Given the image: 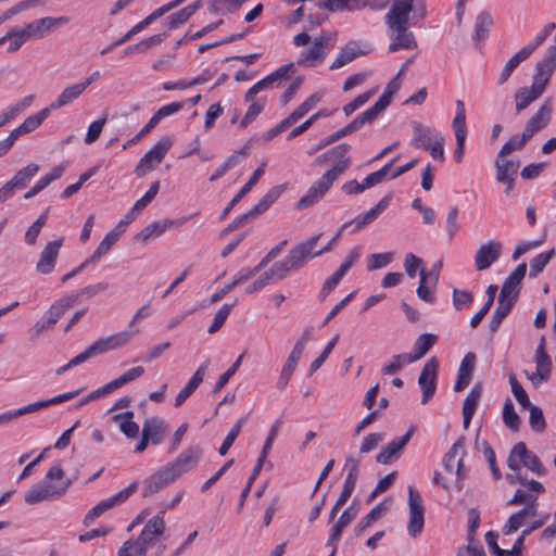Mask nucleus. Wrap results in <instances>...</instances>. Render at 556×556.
I'll use <instances>...</instances> for the list:
<instances>
[{"label": "nucleus", "mask_w": 556, "mask_h": 556, "mask_svg": "<svg viewBox=\"0 0 556 556\" xmlns=\"http://www.w3.org/2000/svg\"><path fill=\"white\" fill-rule=\"evenodd\" d=\"M503 421L507 428L517 431L520 426V418L515 410L514 404L510 399H507L503 407Z\"/></svg>", "instance_id": "nucleus-54"}, {"label": "nucleus", "mask_w": 556, "mask_h": 556, "mask_svg": "<svg viewBox=\"0 0 556 556\" xmlns=\"http://www.w3.org/2000/svg\"><path fill=\"white\" fill-rule=\"evenodd\" d=\"M381 113L375 105L359 114L356 118H354L350 124L344 126L342 129L345 135H351L358 129H361L364 125L372 123L378 114Z\"/></svg>", "instance_id": "nucleus-38"}, {"label": "nucleus", "mask_w": 556, "mask_h": 556, "mask_svg": "<svg viewBox=\"0 0 556 556\" xmlns=\"http://www.w3.org/2000/svg\"><path fill=\"white\" fill-rule=\"evenodd\" d=\"M530 139L531 138L528 136V134H525L523 131L521 135L511 136L509 140L501 148L498 156L505 157L514 151L522 150Z\"/></svg>", "instance_id": "nucleus-49"}, {"label": "nucleus", "mask_w": 556, "mask_h": 556, "mask_svg": "<svg viewBox=\"0 0 556 556\" xmlns=\"http://www.w3.org/2000/svg\"><path fill=\"white\" fill-rule=\"evenodd\" d=\"M84 92V87H80L79 84H74L65 89L56 97L54 101L48 106L50 112L53 110H59L65 105H68L76 99H78Z\"/></svg>", "instance_id": "nucleus-34"}, {"label": "nucleus", "mask_w": 556, "mask_h": 556, "mask_svg": "<svg viewBox=\"0 0 556 556\" xmlns=\"http://www.w3.org/2000/svg\"><path fill=\"white\" fill-rule=\"evenodd\" d=\"M330 38L326 36L315 37L312 47L301 51L296 61L299 66L315 67L321 63L331 49Z\"/></svg>", "instance_id": "nucleus-9"}, {"label": "nucleus", "mask_w": 556, "mask_h": 556, "mask_svg": "<svg viewBox=\"0 0 556 556\" xmlns=\"http://www.w3.org/2000/svg\"><path fill=\"white\" fill-rule=\"evenodd\" d=\"M165 531V521L163 516L157 515L151 518L143 527L140 536L143 538L148 543L153 545L159 536Z\"/></svg>", "instance_id": "nucleus-33"}, {"label": "nucleus", "mask_w": 556, "mask_h": 556, "mask_svg": "<svg viewBox=\"0 0 556 556\" xmlns=\"http://www.w3.org/2000/svg\"><path fill=\"white\" fill-rule=\"evenodd\" d=\"M191 216H185L176 222L174 220H164V222H154L147 227H144L138 235L137 239L140 241H148L150 239H154L164 233L167 229L174 226H181L186 224Z\"/></svg>", "instance_id": "nucleus-23"}, {"label": "nucleus", "mask_w": 556, "mask_h": 556, "mask_svg": "<svg viewBox=\"0 0 556 556\" xmlns=\"http://www.w3.org/2000/svg\"><path fill=\"white\" fill-rule=\"evenodd\" d=\"M74 303H76V298H63L53 303L45 314L47 324L54 326Z\"/></svg>", "instance_id": "nucleus-37"}, {"label": "nucleus", "mask_w": 556, "mask_h": 556, "mask_svg": "<svg viewBox=\"0 0 556 556\" xmlns=\"http://www.w3.org/2000/svg\"><path fill=\"white\" fill-rule=\"evenodd\" d=\"M556 68V46H552L546 50L545 55L541 61L536 63L535 74L533 78L542 83V80H546V85L549 81V78L553 75V72Z\"/></svg>", "instance_id": "nucleus-25"}, {"label": "nucleus", "mask_w": 556, "mask_h": 556, "mask_svg": "<svg viewBox=\"0 0 556 556\" xmlns=\"http://www.w3.org/2000/svg\"><path fill=\"white\" fill-rule=\"evenodd\" d=\"M528 408L530 412L529 425L531 429L535 432L542 433L546 428L543 410L539 406L532 404Z\"/></svg>", "instance_id": "nucleus-58"}, {"label": "nucleus", "mask_w": 556, "mask_h": 556, "mask_svg": "<svg viewBox=\"0 0 556 556\" xmlns=\"http://www.w3.org/2000/svg\"><path fill=\"white\" fill-rule=\"evenodd\" d=\"M169 432V427L160 417H151L144 420L141 434L146 437L151 444H161Z\"/></svg>", "instance_id": "nucleus-21"}, {"label": "nucleus", "mask_w": 556, "mask_h": 556, "mask_svg": "<svg viewBox=\"0 0 556 556\" xmlns=\"http://www.w3.org/2000/svg\"><path fill=\"white\" fill-rule=\"evenodd\" d=\"M265 164H262L250 177L248 182L240 189V191L232 198V200L228 203V205L224 208L220 214V219L226 218V216L230 213V211L245 197L247 193L251 191V189L257 184L260 178L264 174Z\"/></svg>", "instance_id": "nucleus-28"}, {"label": "nucleus", "mask_w": 556, "mask_h": 556, "mask_svg": "<svg viewBox=\"0 0 556 556\" xmlns=\"http://www.w3.org/2000/svg\"><path fill=\"white\" fill-rule=\"evenodd\" d=\"M414 136L412 138V144L417 149H426L429 148L431 143H433L434 135L432 129L424 126L418 121H413L410 123Z\"/></svg>", "instance_id": "nucleus-31"}, {"label": "nucleus", "mask_w": 556, "mask_h": 556, "mask_svg": "<svg viewBox=\"0 0 556 556\" xmlns=\"http://www.w3.org/2000/svg\"><path fill=\"white\" fill-rule=\"evenodd\" d=\"M72 484V480L65 478L64 470L60 465L52 466L45 479L31 486L24 494V501L28 505L61 497L63 496Z\"/></svg>", "instance_id": "nucleus-2"}, {"label": "nucleus", "mask_w": 556, "mask_h": 556, "mask_svg": "<svg viewBox=\"0 0 556 556\" xmlns=\"http://www.w3.org/2000/svg\"><path fill=\"white\" fill-rule=\"evenodd\" d=\"M482 394V386L481 383H476L468 395L466 396L464 404H463V412L464 413H476V408L478 405V402Z\"/></svg>", "instance_id": "nucleus-60"}, {"label": "nucleus", "mask_w": 556, "mask_h": 556, "mask_svg": "<svg viewBox=\"0 0 556 556\" xmlns=\"http://www.w3.org/2000/svg\"><path fill=\"white\" fill-rule=\"evenodd\" d=\"M319 101V96L312 94L303 103H301L288 117H286L287 122L292 126L304 115H306L312 109H314Z\"/></svg>", "instance_id": "nucleus-48"}, {"label": "nucleus", "mask_w": 556, "mask_h": 556, "mask_svg": "<svg viewBox=\"0 0 556 556\" xmlns=\"http://www.w3.org/2000/svg\"><path fill=\"white\" fill-rule=\"evenodd\" d=\"M424 262L420 257L416 256L413 253H408L404 260V268L409 278H414L417 273L420 275L421 270H424Z\"/></svg>", "instance_id": "nucleus-64"}, {"label": "nucleus", "mask_w": 556, "mask_h": 556, "mask_svg": "<svg viewBox=\"0 0 556 556\" xmlns=\"http://www.w3.org/2000/svg\"><path fill=\"white\" fill-rule=\"evenodd\" d=\"M511 308V302H507V304H500V302H497V307L493 312L489 323L491 332L497 331L503 319L509 314Z\"/></svg>", "instance_id": "nucleus-56"}, {"label": "nucleus", "mask_w": 556, "mask_h": 556, "mask_svg": "<svg viewBox=\"0 0 556 556\" xmlns=\"http://www.w3.org/2000/svg\"><path fill=\"white\" fill-rule=\"evenodd\" d=\"M136 331H122L110 337L100 338L96 342H93L90 346H88L83 354L86 361L98 356L100 354L106 353L109 351L116 350L126 345L130 339L134 337Z\"/></svg>", "instance_id": "nucleus-6"}, {"label": "nucleus", "mask_w": 556, "mask_h": 556, "mask_svg": "<svg viewBox=\"0 0 556 556\" xmlns=\"http://www.w3.org/2000/svg\"><path fill=\"white\" fill-rule=\"evenodd\" d=\"M437 336L432 333L420 334L415 343L413 352L407 354V363H413L424 357L437 342Z\"/></svg>", "instance_id": "nucleus-32"}, {"label": "nucleus", "mask_w": 556, "mask_h": 556, "mask_svg": "<svg viewBox=\"0 0 556 556\" xmlns=\"http://www.w3.org/2000/svg\"><path fill=\"white\" fill-rule=\"evenodd\" d=\"M397 161V157L393 159L390 163L386 164L382 168L379 170L369 174L363 181L366 187V189L371 188L384 180L387 177L389 170L393 166V164Z\"/></svg>", "instance_id": "nucleus-62"}, {"label": "nucleus", "mask_w": 556, "mask_h": 556, "mask_svg": "<svg viewBox=\"0 0 556 556\" xmlns=\"http://www.w3.org/2000/svg\"><path fill=\"white\" fill-rule=\"evenodd\" d=\"M519 167L520 162L518 160H505L504 157H500L497 155L495 161L496 180L504 181L507 180V178L509 177H516Z\"/></svg>", "instance_id": "nucleus-36"}, {"label": "nucleus", "mask_w": 556, "mask_h": 556, "mask_svg": "<svg viewBox=\"0 0 556 556\" xmlns=\"http://www.w3.org/2000/svg\"><path fill=\"white\" fill-rule=\"evenodd\" d=\"M38 170L39 165L30 163L27 166L20 169L9 181L15 189H23L29 184V181L38 173Z\"/></svg>", "instance_id": "nucleus-42"}, {"label": "nucleus", "mask_w": 556, "mask_h": 556, "mask_svg": "<svg viewBox=\"0 0 556 556\" xmlns=\"http://www.w3.org/2000/svg\"><path fill=\"white\" fill-rule=\"evenodd\" d=\"M414 9V0H394L384 21L388 28L395 34L391 36L392 42L389 52L393 53L401 49H416L417 41L412 31H408L409 15Z\"/></svg>", "instance_id": "nucleus-1"}, {"label": "nucleus", "mask_w": 556, "mask_h": 556, "mask_svg": "<svg viewBox=\"0 0 556 556\" xmlns=\"http://www.w3.org/2000/svg\"><path fill=\"white\" fill-rule=\"evenodd\" d=\"M300 358V355L293 354V352L291 351L276 382V388L279 391H283L288 386Z\"/></svg>", "instance_id": "nucleus-39"}, {"label": "nucleus", "mask_w": 556, "mask_h": 556, "mask_svg": "<svg viewBox=\"0 0 556 556\" xmlns=\"http://www.w3.org/2000/svg\"><path fill=\"white\" fill-rule=\"evenodd\" d=\"M208 362L203 363L195 370L189 382L180 390L175 400V407L181 406L189 396L197 390L200 383L203 381Z\"/></svg>", "instance_id": "nucleus-26"}, {"label": "nucleus", "mask_w": 556, "mask_h": 556, "mask_svg": "<svg viewBox=\"0 0 556 556\" xmlns=\"http://www.w3.org/2000/svg\"><path fill=\"white\" fill-rule=\"evenodd\" d=\"M439 361L435 356L429 358L422 367L418 384L422 391L421 404H427L435 393Z\"/></svg>", "instance_id": "nucleus-12"}, {"label": "nucleus", "mask_w": 556, "mask_h": 556, "mask_svg": "<svg viewBox=\"0 0 556 556\" xmlns=\"http://www.w3.org/2000/svg\"><path fill=\"white\" fill-rule=\"evenodd\" d=\"M176 479V476L166 465L162 467L160 470H157L155 473L150 476L148 479H146L142 495L144 497H149L164 489L169 483L174 482Z\"/></svg>", "instance_id": "nucleus-20"}, {"label": "nucleus", "mask_w": 556, "mask_h": 556, "mask_svg": "<svg viewBox=\"0 0 556 556\" xmlns=\"http://www.w3.org/2000/svg\"><path fill=\"white\" fill-rule=\"evenodd\" d=\"M321 233L316 235L299 245L294 247L282 261L276 262L269 275L266 273L265 278H283L293 269L302 267L305 262L311 257L313 250L316 248Z\"/></svg>", "instance_id": "nucleus-3"}, {"label": "nucleus", "mask_w": 556, "mask_h": 556, "mask_svg": "<svg viewBox=\"0 0 556 556\" xmlns=\"http://www.w3.org/2000/svg\"><path fill=\"white\" fill-rule=\"evenodd\" d=\"M132 410H126L124 413L116 414L113 416V420L119 424L121 431L127 438H135L139 432V426L135 421H132Z\"/></svg>", "instance_id": "nucleus-40"}, {"label": "nucleus", "mask_w": 556, "mask_h": 556, "mask_svg": "<svg viewBox=\"0 0 556 556\" xmlns=\"http://www.w3.org/2000/svg\"><path fill=\"white\" fill-rule=\"evenodd\" d=\"M493 24L491 15L482 12L477 16L475 25V39L478 41L486 39L489 30Z\"/></svg>", "instance_id": "nucleus-52"}, {"label": "nucleus", "mask_w": 556, "mask_h": 556, "mask_svg": "<svg viewBox=\"0 0 556 556\" xmlns=\"http://www.w3.org/2000/svg\"><path fill=\"white\" fill-rule=\"evenodd\" d=\"M251 105L249 106L245 115L240 122V127L245 128L249 124H251L261 112L264 110L266 105V100L261 98L257 100L250 101Z\"/></svg>", "instance_id": "nucleus-57"}, {"label": "nucleus", "mask_w": 556, "mask_h": 556, "mask_svg": "<svg viewBox=\"0 0 556 556\" xmlns=\"http://www.w3.org/2000/svg\"><path fill=\"white\" fill-rule=\"evenodd\" d=\"M202 455L203 450L199 445H192L184 450L178 457L173 463L167 464V466L176 478H179L194 469L200 463Z\"/></svg>", "instance_id": "nucleus-14"}, {"label": "nucleus", "mask_w": 556, "mask_h": 556, "mask_svg": "<svg viewBox=\"0 0 556 556\" xmlns=\"http://www.w3.org/2000/svg\"><path fill=\"white\" fill-rule=\"evenodd\" d=\"M355 517L356 510H353L352 507L344 509L337 522L332 526L326 546L337 545L343 529L348 527Z\"/></svg>", "instance_id": "nucleus-30"}, {"label": "nucleus", "mask_w": 556, "mask_h": 556, "mask_svg": "<svg viewBox=\"0 0 556 556\" xmlns=\"http://www.w3.org/2000/svg\"><path fill=\"white\" fill-rule=\"evenodd\" d=\"M68 21L70 20L66 16H46L34 20L33 22L26 24L24 27H20V29H22V33L27 41L33 39H42L56 27L67 24Z\"/></svg>", "instance_id": "nucleus-7"}, {"label": "nucleus", "mask_w": 556, "mask_h": 556, "mask_svg": "<svg viewBox=\"0 0 556 556\" xmlns=\"http://www.w3.org/2000/svg\"><path fill=\"white\" fill-rule=\"evenodd\" d=\"M456 114L452 122L455 132L456 148L454 151V160L460 163L465 151V141L467 137L466 109L463 100L455 101Z\"/></svg>", "instance_id": "nucleus-13"}, {"label": "nucleus", "mask_w": 556, "mask_h": 556, "mask_svg": "<svg viewBox=\"0 0 556 556\" xmlns=\"http://www.w3.org/2000/svg\"><path fill=\"white\" fill-rule=\"evenodd\" d=\"M351 146L348 143L338 144L326 152L328 162L333 165L324 175L336 181L351 166L349 153Z\"/></svg>", "instance_id": "nucleus-11"}, {"label": "nucleus", "mask_w": 556, "mask_h": 556, "mask_svg": "<svg viewBox=\"0 0 556 556\" xmlns=\"http://www.w3.org/2000/svg\"><path fill=\"white\" fill-rule=\"evenodd\" d=\"M387 507L383 503L375 506L365 517H363L359 522L354 528V533L356 536H361L363 532L371 526L372 522L377 521L381 518L382 513L387 511Z\"/></svg>", "instance_id": "nucleus-43"}, {"label": "nucleus", "mask_w": 556, "mask_h": 556, "mask_svg": "<svg viewBox=\"0 0 556 556\" xmlns=\"http://www.w3.org/2000/svg\"><path fill=\"white\" fill-rule=\"evenodd\" d=\"M136 490L137 483L132 482L127 488L123 489L115 495L99 502L86 514L84 518V525L90 526L94 521V519L100 517L103 513L127 501L129 496H131L136 492Z\"/></svg>", "instance_id": "nucleus-10"}, {"label": "nucleus", "mask_w": 556, "mask_h": 556, "mask_svg": "<svg viewBox=\"0 0 556 556\" xmlns=\"http://www.w3.org/2000/svg\"><path fill=\"white\" fill-rule=\"evenodd\" d=\"M520 282L521 280H505L497 302H500V304H507V302H511L513 307L518 298Z\"/></svg>", "instance_id": "nucleus-47"}, {"label": "nucleus", "mask_w": 556, "mask_h": 556, "mask_svg": "<svg viewBox=\"0 0 556 556\" xmlns=\"http://www.w3.org/2000/svg\"><path fill=\"white\" fill-rule=\"evenodd\" d=\"M503 244L495 240H489L480 244L475 254V268L477 270L488 269L494 264L502 255Z\"/></svg>", "instance_id": "nucleus-15"}, {"label": "nucleus", "mask_w": 556, "mask_h": 556, "mask_svg": "<svg viewBox=\"0 0 556 556\" xmlns=\"http://www.w3.org/2000/svg\"><path fill=\"white\" fill-rule=\"evenodd\" d=\"M463 441H464V438L458 439L457 442H455L451 446V448L445 454L444 459H443L444 469L446 471H448V472H454L455 471L456 475H457V478L459 480L465 478V476L462 472L463 457H459L456 460V457H457L459 451H462L464 453V451H463Z\"/></svg>", "instance_id": "nucleus-27"}, {"label": "nucleus", "mask_w": 556, "mask_h": 556, "mask_svg": "<svg viewBox=\"0 0 556 556\" xmlns=\"http://www.w3.org/2000/svg\"><path fill=\"white\" fill-rule=\"evenodd\" d=\"M333 182L334 181L332 179L323 175L308 188L307 192L298 201L295 208L304 210L319 202L327 193V191L331 188Z\"/></svg>", "instance_id": "nucleus-16"}, {"label": "nucleus", "mask_w": 556, "mask_h": 556, "mask_svg": "<svg viewBox=\"0 0 556 556\" xmlns=\"http://www.w3.org/2000/svg\"><path fill=\"white\" fill-rule=\"evenodd\" d=\"M459 210L457 206H452L448 210L446 219H445V230L448 236V239L452 240L458 230L460 229V224L458 222Z\"/></svg>", "instance_id": "nucleus-63"}, {"label": "nucleus", "mask_w": 556, "mask_h": 556, "mask_svg": "<svg viewBox=\"0 0 556 556\" xmlns=\"http://www.w3.org/2000/svg\"><path fill=\"white\" fill-rule=\"evenodd\" d=\"M509 384L511 388V392L516 397L517 402L522 406V408H527L531 406L529 396L522 386L517 380L515 374L509 375Z\"/></svg>", "instance_id": "nucleus-61"}, {"label": "nucleus", "mask_w": 556, "mask_h": 556, "mask_svg": "<svg viewBox=\"0 0 556 556\" xmlns=\"http://www.w3.org/2000/svg\"><path fill=\"white\" fill-rule=\"evenodd\" d=\"M506 463L507 467L513 471H520V464H522L526 468L538 476L546 475V468L543 466L541 459L534 453L529 451L523 442H518L514 445Z\"/></svg>", "instance_id": "nucleus-4"}, {"label": "nucleus", "mask_w": 556, "mask_h": 556, "mask_svg": "<svg viewBox=\"0 0 556 556\" xmlns=\"http://www.w3.org/2000/svg\"><path fill=\"white\" fill-rule=\"evenodd\" d=\"M414 433V427H410L408 431L401 438H396L389 442L376 456V462L379 464L387 465L391 462L392 457L395 456L410 440Z\"/></svg>", "instance_id": "nucleus-24"}, {"label": "nucleus", "mask_w": 556, "mask_h": 556, "mask_svg": "<svg viewBox=\"0 0 556 556\" xmlns=\"http://www.w3.org/2000/svg\"><path fill=\"white\" fill-rule=\"evenodd\" d=\"M401 77L395 75L387 85L382 96L378 99V101L374 104L376 109L380 112L384 111L389 104L391 103L392 97L401 88Z\"/></svg>", "instance_id": "nucleus-45"}, {"label": "nucleus", "mask_w": 556, "mask_h": 556, "mask_svg": "<svg viewBox=\"0 0 556 556\" xmlns=\"http://www.w3.org/2000/svg\"><path fill=\"white\" fill-rule=\"evenodd\" d=\"M555 254V250L552 249L547 252H543L534 256L529 264V278H534L539 276L543 269L546 267L548 262Z\"/></svg>", "instance_id": "nucleus-50"}, {"label": "nucleus", "mask_w": 556, "mask_h": 556, "mask_svg": "<svg viewBox=\"0 0 556 556\" xmlns=\"http://www.w3.org/2000/svg\"><path fill=\"white\" fill-rule=\"evenodd\" d=\"M61 245L62 239L51 241L43 248L36 265L37 270L41 275H48L53 270Z\"/></svg>", "instance_id": "nucleus-22"}, {"label": "nucleus", "mask_w": 556, "mask_h": 556, "mask_svg": "<svg viewBox=\"0 0 556 556\" xmlns=\"http://www.w3.org/2000/svg\"><path fill=\"white\" fill-rule=\"evenodd\" d=\"M552 112L553 101L551 98H546L536 113L528 121L523 132L532 138L536 132L547 126L552 117Z\"/></svg>", "instance_id": "nucleus-19"}, {"label": "nucleus", "mask_w": 556, "mask_h": 556, "mask_svg": "<svg viewBox=\"0 0 556 556\" xmlns=\"http://www.w3.org/2000/svg\"><path fill=\"white\" fill-rule=\"evenodd\" d=\"M1 45H3L7 40L10 41L8 47V52L14 53L21 49V47L27 41L24 37L22 29L20 27L11 28L3 37L0 38Z\"/></svg>", "instance_id": "nucleus-51"}, {"label": "nucleus", "mask_w": 556, "mask_h": 556, "mask_svg": "<svg viewBox=\"0 0 556 556\" xmlns=\"http://www.w3.org/2000/svg\"><path fill=\"white\" fill-rule=\"evenodd\" d=\"M283 191H285L283 185L273 187L253 206L254 211L256 213H258V215L263 214L270 207L271 204H274L279 199V197L282 194Z\"/></svg>", "instance_id": "nucleus-44"}, {"label": "nucleus", "mask_w": 556, "mask_h": 556, "mask_svg": "<svg viewBox=\"0 0 556 556\" xmlns=\"http://www.w3.org/2000/svg\"><path fill=\"white\" fill-rule=\"evenodd\" d=\"M390 195H386L382 198L372 208H370L364 216L354 219L355 228L353 231H358L362 228L366 227L370 223H372L375 219L378 218V216L388 207L390 203Z\"/></svg>", "instance_id": "nucleus-35"}, {"label": "nucleus", "mask_w": 556, "mask_h": 556, "mask_svg": "<svg viewBox=\"0 0 556 556\" xmlns=\"http://www.w3.org/2000/svg\"><path fill=\"white\" fill-rule=\"evenodd\" d=\"M115 235L106 233V236L103 238V240L99 243L98 248L93 252V254L86 260L79 267L73 269L72 271L67 273L63 278H73L75 277L79 270L83 267L88 266L91 263L98 262L102 255L106 254L113 244L116 243V240L114 239Z\"/></svg>", "instance_id": "nucleus-29"}, {"label": "nucleus", "mask_w": 556, "mask_h": 556, "mask_svg": "<svg viewBox=\"0 0 556 556\" xmlns=\"http://www.w3.org/2000/svg\"><path fill=\"white\" fill-rule=\"evenodd\" d=\"M50 109L45 108L40 110L38 113L28 116L21 125V129L23 130L24 135L29 134L34 130H36L43 121L49 116Z\"/></svg>", "instance_id": "nucleus-53"}, {"label": "nucleus", "mask_w": 556, "mask_h": 556, "mask_svg": "<svg viewBox=\"0 0 556 556\" xmlns=\"http://www.w3.org/2000/svg\"><path fill=\"white\" fill-rule=\"evenodd\" d=\"M362 54H363V52L357 50L355 45H348L343 49H341L338 56L330 65V70L333 71V70L341 68L342 66L354 61L357 56H359Z\"/></svg>", "instance_id": "nucleus-46"}, {"label": "nucleus", "mask_w": 556, "mask_h": 556, "mask_svg": "<svg viewBox=\"0 0 556 556\" xmlns=\"http://www.w3.org/2000/svg\"><path fill=\"white\" fill-rule=\"evenodd\" d=\"M233 306L235 303H226L218 309L207 329L208 333H215L224 326Z\"/></svg>", "instance_id": "nucleus-59"}, {"label": "nucleus", "mask_w": 556, "mask_h": 556, "mask_svg": "<svg viewBox=\"0 0 556 556\" xmlns=\"http://www.w3.org/2000/svg\"><path fill=\"white\" fill-rule=\"evenodd\" d=\"M359 459L352 456L346 457L345 469H348V473L343 482L341 494L336 502V504H339L342 507L349 501L355 489L356 481L359 476Z\"/></svg>", "instance_id": "nucleus-18"}, {"label": "nucleus", "mask_w": 556, "mask_h": 556, "mask_svg": "<svg viewBox=\"0 0 556 556\" xmlns=\"http://www.w3.org/2000/svg\"><path fill=\"white\" fill-rule=\"evenodd\" d=\"M48 0H23L18 3L14 4L13 7L5 10L2 14H0V23H4L12 18L14 15L29 10L31 8L36 7H45L47 5Z\"/></svg>", "instance_id": "nucleus-41"}, {"label": "nucleus", "mask_w": 556, "mask_h": 556, "mask_svg": "<svg viewBox=\"0 0 556 556\" xmlns=\"http://www.w3.org/2000/svg\"><path fill=\"white\" fill-rule=\"evenodd\" d=\"M174 143L173 137H164L159 140L151 150H149L139 161L135 168V174L142 177L149 172L155 169L163 161Z\"/></svg>", "instance_id": "nucleus-5"}, {"label": "nucleus", "mask_w": 556, "mask_h": 556, "mask_svg": "<svg viewBox=\"0 0 556 556\" xmlns=\"http://www.w3.org/2000/svg\"><path fill=\"white\" fill-rule=\"evenodd\" d=\"M48 218V210L43 212L27 229L25 233V242L29 245L36 243L41 228L46 225Z\"/></svg>", "instance_id": "nucleus-55"}, {"label": "nucleus", "mask_w": 556, "mask_h": 556, "mask_svg": "<svg viewBox=\"0 0 556 556\" xmlns=\"http://www.w3.org/2000/svg\"><path fill=\"white\" fill-rule=\"evenodd\" d=\"M409 521L407 531L410 536L417 538L424 530L425 508L419 492L412 485L408 486Z\"/></svg>", "instance_id": "nucleus-8"}, {"label": "nucleus", "mask_w": 556, "mask_h": 556, "mask_svg": "<svg viewBox=\"0 0 556 556\" xmlns=\"http://www.w3.org/2000/svg\"><path fill=\"white\" fill-rule=\"evenodd\" d=\"M546 88V80H535L533 78V83L531 87H521L515 93L516 101V112L520 113L525 109H527L532 102L538 100L544 92Z\"/></svg>", "instance_id": "nucleus-17"}]
</instances>
